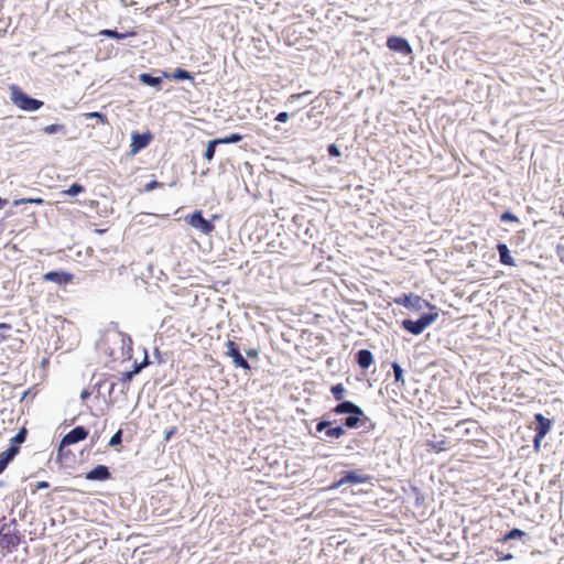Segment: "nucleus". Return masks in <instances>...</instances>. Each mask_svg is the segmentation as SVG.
I'll return each instance as SVG.
<instances>
[{
	"instance_id": "obj_2",
	"label": "nucleus",
	"mask_w": 564,
	"mask_h": 564,
	"mask_svg": "<svg viewBox=\"0 0 564 564\" xmlns=\"http://www.w3.org/2000/svg\"><path fill=\"white\" fill-rule=\"evenodd\" d=\"M23 535L18 530V522L11 519L9 522L0 527V547L6 550V553L14 552L22 541Z\"/></svg>"
},
{
	"instance_id": "obj_44",
	"label": "nucleus",
	"mask_w": 564,
	"mask_h": 564,
	"mask_svg": "<svg viewBox=\"0 0 564 564\" xmlns=\"http://www.w3.org/2000/svg\"><path fill=\"white\" fill-rule=\"evenodd\" d=\"M544 437H545V436H542V435H540V436H539L538 434H535V433H534V437H533V447H534V449H535V451H539V449H540V447H541V443H542V441H543V438H544Z\"/></svg>"
},
{
	"instance_id": "obj_12",
	"label": "nucleus",
	"mask_w": 564,
	"mask_h": 564,
	"mask_svg": "<svg viewBox=\"0 0 564 564\" xmlns=\"http://www.w3.org/2000/svg\"><path fill=\"white\" fill-rule=\"evenodd\" d=\"M371 480V476L361 474L359 470H344L341 471V481L346 485L366 484Z\"/></svg>"
},
{
	"instance_id": "obj_14",
	"label": "nucleus",
	"mask_w": 564,
	"mask_h": 564,
	"mask_svg": "<svg viewBox=\"0 0 564 564\" xmlns=\"http://www.w3.org/2000/svg\"><path fill=\"white\" fill-rule=\"evenodd\" d=\"M534 433L539 436H546L552 429V421L545 417L542 413L534 414Z\"/></svg>"
},
{
	"instance_id": "obj_51",
	"label": "nucleus",
	"mask_w": 564,
	"mask_h": 564,
	"mask_svg": "<svg viewBox=\"0 0 564 564\" xmlns=\"http://www.w3.org/2000/svg\"><path fill=\"white\" fill-rule=\"evenodd\" d=\"M48 487L50 482L46 480H42L36 484V489H47Z\"/></svg>"
},
{
	"instance_id": "obj_46",
	"label": "nucleus",
	"mask_w": 564,
	"mask_h": 564,
	"mask_svg": "<svg viewBox=\"0 0 564 564\" xmlns=\"http://www.w3.org/2000/svg\"><path fill=\"white\" fill-rule=\"evenodd\" d=\"M121 336H122V339H121L122 345L123 346H128L129 348H131V346H132L131 337L129 335H127V334H121Z\"/></svg>"
},
{
	"instance_id": "obj_27",
	"label": "nucleus",
	"mask_w": 564,
	"mask_h": 564,
	"mask_svg": "<svg viewBox=\"0 0 564 564\" xmlns=\"http://www.w3.org/2000/svg\"><path fill=\"white\" fill-rule=\"evenodd\" d=\"M116 384H117V382H115V381L104 380V381H99L98 383H96L95 387H97V391L99 394H101L102 390L107 387V393H108L109 398L111 399V395L115 391Z\"/></svg>"
},
{
	"instance_id": "obj_26",
	"label": "nucleus",
	"mask_w": 564,
	"mask_h": 564,
	"mask_svg": "<svg viewBox=\"0 0 564 564\" xmlns=\"http://www.w3.org/2000/svg\"><path fill=\"white\" fill-rule=\"evenodd\" d=\"M330 392H332L334 399L336 401H338V403L343 402V401H346L344 398H345V395L347 393V390H346V388L344 387L343 383L333 384L330 387Z\"/></svg>"
},
{
	"instance_id": "obj_56",
	"label": "nucleus",
	"mask_w": 564,
	"mask_h": 564,
	"mask_svg": "<svg viewBox=\"0 0 564 564\" xmlns=\"http://www.w3.org/2000/svg\"><path fill=\"white\" fill-rule=\"evenodd\" d=\"M65 457H66V453H65V451L63 449V452H62V458H58V459H59V460H62V459H64Z\"/></svg>"
},
{
	"instance_id": "obj_28",
	"label": "nucleus",
	"mask_w": 564,
	"mask_h": 564,
	"mask_svg": "<svg viewBox=\"0 0 564 564\" xmlns=\"http://www.w3.org/2000/svg\"><path fill=\"white\" fill-rule=\"evenodd\" d=\"M218 145H219V141H217L216 139L209 140L207 142V145H206V149H205V152H204V158L207 161H212L214 159L215 153H216V149H217Z\"/></svg>"
},
{
	"instance_id": "obj_18",
	"label": "nucleus",
	"mask_w": 564,
	"mask_h": 564,
	"mask_svg": "<svg viewBox=\"0 0 564 564\" xmlns=\"http://www.w3.org/2000/svg\"><path fill=\"white\" fill-rule=\"evenodd\" d=\"M401 325L404 330L415 336L422 334L425 330L419 319L405 318L402 321Z\"/></svg>"
},
{
	"instance_id": "obj_5",
	"label": "nucleus",
	"mask_w": 564,
	"mask_h": 564,
	"mask_svg": "<svg viewBox=\"0 0 564 564\" xmlns=\"http://www.w3.org/2000/svg\"><path fill=\"white\" fill-rule=\"evenodd\" d=\"M394 303L408 310H413L415 312H421L425 308L435 310V306H433L429 301L413 293L402 294L395 297Z\"/></svg>"
},
{
	"instance_id": "obj_17",
	"label": "nucleus",
	"mask_w": 564,
	"mask_h": 564,
	"mask_svg": "<svg viewBox=\"0 0 564 564\" xmlns=\"http://www.w3.org/2000/svg\"><path fill=\"white\" fill-rule=\"evenodd\" d=\"M496 250L499 254V261L501 264L509 265V267L516 265L514 259L510 254L509 247L506 243H503V242L497 243Z\"/></svg>"
},
{
	"instance_id": "obj_33",
	"label": "nucleus",
	"mask_w": 564,
	"mask_h": 564,
	"mask_svg": "<svg viewBox=\"0 0 564 564\" xmlns=\"http://www.w3.org/2000/svg\"><path fill=\"white\" fill-rule=\"evenodd\" d=\"M45 200L41 197H25L13 200V206H19L23 204H33V205H43Z\"/></svg>"
},
{
	"instance_id": "obj_16",
	"label": "nucleus",
	"mask_w": 564,
	"mask_h": 564,
	"mask_svg": "<svg viewBox=\"0 0 564 564\" xmlns=\"http://www.w3.org/2000/svg\"><path fill=\"white\" fill-rule=\"evenodd\" d=\"M357 365L366 370L373 364V355L369 349H360L355 355Z\"/></svg>"
},
{
	"instance_id": "obj_13",
	"label": "nucleus",
	"mask_w": 564,
	"mask_h": 564,
	"mask_svg": "<svg viewBox=\"0 0 564 564\" xmlns=\"http://www.w3.org/2000/svg\"><path fill=\"white\" fill-rule=\"evenodd\" d=\"M85 478L89 481H106L111 478V473L108 466L97 465L85 474Z\"/></svg>"
},
{
	"instance_id": "obj_45",
	"label": "nucleus",
	"mask_w": 564,
	"mask_h": 564,
	"mask_svg": "<svg viewBox=\"0 0 564 564\" xmlns=\"http://www.w3.org/2000/svg\"><path fill=\"white\" fill-rule=\"evenodd\" d=\"M246 356L250 359L252 358H258L259 356V350L258 349H254V348H249L246 350Z\"/></svg>"
},
{
	"instance_id": "obj_52",
	"label": "nucleus",
	"mask_w": 564,
	"mask_h": 564,
	"mask_svg": "<svg viewBox=\"0 0 564 564\" xmlns=\"http://www.w3.org/2000/svg\"><path fill=\"white\" fill-rule=\"evenodd\" d=\"M149 365H150V360H149L148 352H147V350H145V351H144V358H143V360L140 362V366H141V367H143V368H145V367H147V366H149Z\"/></svg>"
},
{
	"instance_id": "obj_40",
	"label": "nucleus",
	"mask_w": 564,
	"mask_h": 564,
	"mask_svg": "<svg viewBox=\"0 0 564 564\" xmlns=\"http://www.w3.org/2000/svg\"><path fill=\"white\" fill-rule=\"evenodd\" d=\"M327 154L330 156V158H338L341 155V152H340V149L338 148L337 144L335 143H330L328 147H327Z\"/></svg>"
},
{
	"instance_id": "obj_36",
	"label": "nucleus",
	"mask_w": 564,
	"mask_h": 564,
	"mask_svg": "<svg viewBox=\"0 0 564 564\" xmlns=\"http://www.w3.org/2000/svg\"><path fill=\"white\" fill-rule=\"evenodd\" d=\"M12 325L8 323H0V344L10 337Z\"/></svg>"
},
{
	"instance_id": "obj_30",
	"label": "nucleus",
	"mask_w": 564,
	"mask_h": 564,
	"mask_svg": "<svg viewBox=\"0 0 564 564\" xmlns=\"http://www.w3.org/2000/svg\"><path fill=\"white\" fill-rule=\"evenodd\" d=\"M525 533L524 531L518 529V528H513L511 530H509L502 538H501V542H508L510 540H516V539H521L522 536H524Z\"/></svg>"
},
{
	"instance_id": "obj_38",
	"label": "nucleus",
	"mask_w": 564,
	"mask_h": 564,
	"mask_svg": "<svg viewBox=\"0 0 564 564\" xmlns=\"http://www.w3.org/2000/svg\"><path fill=\"white\" fill-rule=\"evenodd\" d=\"M501 223H520L518 216H516L511 210H505L500 215Z\"/></svg>"
},
{
	"instance_id": "obj_50",
	"label": "nucleus",
	"mask_w": 564,
	"mask_h": 564,
	"mask_svg": "<svg viewBox=\"0 0 564 564\" xmlns=\"http://www.w3.org/2000/svg\"><path fill=\"white\" fill-rule=\"evenodd\" d=\"M143 369V367L140 366V362H134L133 365V368L131 371L132 375H138L139 372H141V370Z\"/></svg>"
},
{
	"instance_id": "obj_6",
	"label": "nucleus",
	"mask_w": 564,
	"mask_h": 564,
	"mask_svg": "<svg viewBox=\"0 0 564 564\" xmlns=\"http://www.w3.org/2000/svg\"><path fill=\"white\" fill-rule=\"evenodd\" d=\"M316 432L324 433L325 438H340L345 435L346 430L343 424L333 425V421L328 419L327 415H324L316 422Z\"/></svg>"
},
{
	"instance_id": "obj_49",
	"label": "nucleus",
	"mask_w": 564,
	"mask_h": 564,
	"mask_svg": "<svg viewBox=\"0 0 564 564\" xmlns=\"http://www.w3.org/2000/svg\"><path fill=\"white\" fill-rule=\"evenodd\" d=\"M344 485H346V484L344 481H341V477H340L338 480H335L330 485V489H338V488L343 487Z\"/></svg>"
},
{
	"instance_id": "obj_47",
	"label": "nucleus",
	"mask_w": 564,
	"mask_h": 564,
	"mask_svg": "<svg viewBox=\"0 0 564 564\" xmlns=\"http://www.w3.org/2000/svg\"><path fill=\"white\" fill-rule=\"evenodd\" d=\"M176 432V427H170L164 432V440L169 441Z\"/></svg>"
},
{
	"instance_id": "obj_55",
	"label": "nucleus",
	"mask_w": 564,
	"mask_h": 564,
	"mask_svg": "<svg viewBox=\"0 0 564 564\" xmlns=\"http://www.w3.org/2000/svg\"><path fill=\"white\" fill-rule=\"evenodd\" d=\"M8 204V199L0 196V209H2Z\"/></svg>"
},
{
	"instance_id": "obj_35",
	"label": "nucleus",
	"mask_w": 564,
	"mask_h": 564,
	"mask_svg": "<svg viewBox=\"0 0 564 564\" xmlns=\"http://www.w3.org/2000/svg\"><path fill=\"white\" fill-rule=\"evenodd\" d=\"M311 95H312L311 90H306L301 94H293L288 98L285 105L289 106V105L299 104V101L303 100L305 97L311 96Z\"/></svg>"
},
{
	"instance_id": "obj_9",
	"label": "nucleus",
	"mask_w": 564,
	"mask_h": 564,
	"mask_svg": "<svg viewBox=\"0 0 564 564\" xmlns=\"http://www.w3.org/2000/svg\"><path fill=\"white\" fill-rule=\"evenodd\" d=\"M386 45L390 51L400 53L403 56H409L413 52L410 42L405 37L399 35H390L387 39Z\"/></svg>"
},
{
	"instance_id": "obj_22",
	"label": "nucleus",
	"mask_w": 564,
	"mask_h": 564,
	"mask_svg": "<svg viewBox=\"0 0 564 564\" xmlns=\"http://www.w3.org/2000/svg\"><path fill=\"white\" fill-rule=\"evenodd\" d=\"M438 317L437 308L432 310L427 313H422L417 318L422 326L426 329L431 324H433Z\"/></svg>"
},
{
	"instance_id": "obj_21",
	"label": "nucleus",
	"mask_w": 564,
	"mask_h": 564,
	"mask_svg": "<svg viewBox=\"0 0 564 564\" xmlns=\"http://www.w3.org/2000/svg\"><path fill=\"white\" fill-rule=\"evenodd\" d=\"M100 34L104 36L110 37V39L121 41L127 37L134 36L137 33L134 31H127V32L122 33V32H118L117 30L105 29L100 32Z\"/></svg>"
},
{
	"instance_id": "obj_3",
	"label": "nucleus",
	"mask_w": 564,
	"mask_h": 564,
	"mask_svg": "<svg viewBox=\"0 0 564 564\" xmlns=\"http://www.w3.org/2000/svg\"><path fill=\"white\" fill-rule=\"evenodd\" d=\"M10 100L20 110L34 112L41 109L44 102L26 94L21 87L15 84L9 86Z\"/></svg>"
},
{
	"instance_id": "obj_29",
	"label": "nucleus",
	"mask_w": 564,
	"mask_h": 564,
	"mask_svg": "<svg viewBox=\"0 0 564 564\" xmlns=\"http://www.w3.org/2000/svg\"><path fill=\"white\" fill-rule=\"evenodd\" d=\"M83 117L86 120L96 119L101 124H109L107 116L99 111L86 112V113H83Z\"/></svg>"
},
{
	"instance_id": "obj_48",
	"label": "nucleus",
	"mask_w": 564,
	"mask_h": 564,
	"mask_svg": "<svg viewBox=\"0 0 564 564\" xmlns=\"http://www.w3.org/2000/svg\"><path fill=\"white\" fill-rule=\"evenodd\" d=\"M412 490L416 495V505H420L424 500L423 495L421 494V491L416 487H412Z\"/></svg>"
},
{
	"instance_id": "obj_19",
	"label": "nucleus",
	"mask_w": 564,
	"mask_h": 564,
	"mask_svg": "<svg viewBox=\"0 0 564 564\" xmlns=\"http://www.w3.org/2000/svg\"><path fill=\"white\" fill-rule=\"evenodd\" d=\"M18 455L14 447H8L4 452L0 454V474H2L8 465L13 460V458Z\"/></svg>"
},
{
	"instance_id": "obj_15",
	"label": "nucleus",
	"mask_w": 564,
	"mask_h": 564,
	"mask_svg": "<svg viewBox=\"0 0 564 564\" xmlns=\"http://www.w3.org/2000/svg\"><path fill=\"white\" fill-rule=\"evenodd\" d=\"M164 78L165 77H163V74L161 76H154L151 73H141L139 75V82L142 85L153 87L158 90L162 89V84H163Z\"/></svg>"
},
{
	"instance_id": "obj_25",
	"label": "nucleus",
	"mask_w": 564,
	"mask_h": 564,
	"mask_svg": "<svg viewBox=\"0 0 564 564\" xmlns=\"http://www.w3.org/2000/svg\"><path fill=\"white\" fill-rule=\"evenodd\" d=\"M42 131L45 133V134H48V135H52V134H57V133H61L63 135H66L67 133V129L64 124H61V123H52V124H48L46 127H44L42 129Z\"/></svg>"
},
{
	"instance_id": "obj_31",
	"label": "nucleus",
	"mask_w": 564,
	"mask_h": 564,
	"mask_svg": "<svg viewBox=\"0 0 564 564\" xmlns=\"http://www.w3.org/2000/svg\"><path fill=\"white\" fill-rule=\"evenodd\" d=\"M243 139V135L240 133H230L229 135H226L224 138H216L217 141H219V144H231V143H238Z\"/></svg>"
},
{
	"instance_id": "obj_43",
	"label": "nucleus",
	"mask_w": 564,
	"mask_h": 564,
	"mask_svg": "<svg viewBox=\"0 0 564 564\" xmlns=\"http://www.w3.org/2000/svg\"><path fill=\"white\" fill-rule=\"evenodd\" d=\"M289 118H290L289 112H286V111H281V112H279V113L275 116L274 120H275V121H278V122L284 123V122H286V121L289 120Z\"/></svg>"
},
{
	"instance_id": "obj_32",
	"label": "nucleus",
	"mask_w": 564,
	"mask_h": 564,
	"mask_svg": "<svg viewBox=\"0 0 564 564\" xmlns=\"http://www.w3.org/2000/svg\"><path fill=\"white\" fill-rule=\"evenodd\" d=\"M85 192V187L79 183H73L67 189L62 192V195L75 197Z\"/></svg>"
},
{
	"instance_id": "obj_1",
	"label": "nucleus",
	"mask_w": 564,
	"mask_h": 564,
	"mask_svg": "<svg viewBox=\"0 0 564 564\" xmlns=\"http://www.w3.org/2000/svg\"><path fill=\"white\" fill-rule=\"evenodd\" d=\"M335 415H346L343 420L345 429L373 427L371 420L365 414V411L352 401H343L337 403L330 411Z\"/></svg>"
},
{
	"instance_id": "obj_10",
	"label": "nucleus",
	"mask_w": 564,
	"mask_h": 564,
	"mask_svg": "<svg viewBox=\"0 0 564 564\" xmlns=\"http://www.w3.org/2000/svg\"><path fill=\"white\" fill-rule=\"evenodd\" d=\"M43 281L53 282L59 286H65L74 279V274L65 270H52L43 274Z\"/></svg>"
},
{
	"instance_id": "obj_20",
	"label": "nucleus",
	"mask_w": 564,
	"mask_h": 564,
	"mask_svg": "<svg viewBox=\"0 0 564 564\" xmlns=\"http://www.w3.org/2000/svg\"><path fill=\"white\" fill-rule=\"evenodd\" d=\"M163 77L176 80H194L193 75L185 68H176L173 73L163 72Z\"/></svg>"
},
{
	"instance_id": "obj_54",
	"label": "nucleus",
	"mask_w": 564,
	"mask_h": 564,
	"mask_svg": "<svg viewBox=\"0 0 564 564\" xmlns=\"http://www.w3.org/2000/svg\"><path fill=\"white\" fill-rule=\"evenodd\" d=\"M154 356L155 358L158 359L159 362H162V357H161V352L158 348H155L154 350Z\"/></svg>"
},
{
	"instance_id": "obj_24",
	"label": "nucleus",
	"mask_w": 564,
	"mask_h": 564,
	"mask_svg": "<svg viewBox=\"0 0 564 564\" xmlns=\"http://www.w3.org/2000/svg\"><path fill=\"white\" fill-rule=\"evenodd\" d=\"M391 368L393 371L394 383H397L399 386V388L403 387L405 381H404L403 369H402L401 365L397 361H393L391 364Z\"/></svg>"
},
{
	"instance_id": "obj_34",
	"label": "nucleus",
	"mask_w": 564,
	"mask_h": 564,
	"mask_svg": "<svg viewBox=\"0 0 564 564\" xmlns=\"http://www.w3.org/2000/svg\"><path fill=\"white\" fill-rule=\"evenodd\" d=\"M446 444H447V442L445 440H442V441H427L426 446L429 447V449H431V451H433L435 453H441V452L446 451Z\"/></svg>"
},
{
	"instance_id": "obj_11",
	"label": "nucleus",
	"mask_w": 564,
	"mask_h": 564,
	"mask_svg": "<svg viewBox=\"0 0 564 564\" xmlns=\"http://www.w3.org/2000/svg\"><path fill=\"white\" fill-rule=\"evenodd\" d=\"M153 134L150 131L147 132H133L131 135V153L135 154L141 150L145 149L152 141Z\"/></svg>"
},
{
	"instance_id": "obj_4",
	"label": "nucleus",
	"mask_w": 564,
	"mask_h": 564,
	"mask_svg": "<svg viewBox=\"0 0 564 564\" xmlns=\"http://www.w3.org/2000/svg\"><path fill=\"white\" fill-rule=\"evenodd\" d=\"M218 216L214 215L212 219H206L203 215V210L196 209L191 215L186 216L185 220L189 226L199 230L202 234L208 235L215 229L214 220Z\"/></svg>"
},
{
	"instance_id": "obj_53",
	"label": "nucleus",
	"mask_w": 564,
	"mask_h": 564,
	"mask_svg": "<svg viewBox=\"0 0 564 564\" xmlns=\"http://www.w3.org/2000/svg\"><path fill=\"white\" fill-rule=\"evenodd\" d=\"M90 397V392L88 390H83L82 393H80V399L83 401H86L88 398Z\"/></svg>"
},
{
	"instance_id": "obj_37",
	"label": "nucleus",
	"mask_w": 564,
	"mask_h": 564,
	"mask_svg": "<svg viewBox=\"0 0 564 564\" xmlns=\"http://www.w3.org/2000/svg\"><path fill=\"white\" fill-rule=\"evenodd\" d=\"M134 375L131 373V371H126L121 375V378H120V381L122 382V389H121V393L124 394L127 389H128V384L132 381Z\"/></svg>"
},
{
	"instance_id": "obj_23",
	"label": "nucleus",
	"mask_w": 564,
	"mask_h": 564,
	"mask_svg": "<svg viewBox=\"0 0 564 564\" xmlns=\"http://www.w3.org/2000/svg\"><path fill=\"white\" fill-rule=\"evenodd\" d=\"M28 431L22 427L11 440L9 447H14L17 453L20 451V445L23 444L26 440Z\"/></svg>"
},
{
	"instance_id": "obj_42",
	"label": "nucleus",
	"mask_w": 564,
	"mask_h": 564,
	"mask_svg": "<svg viewBox=\"0 0 564 564\" xmlns=\"http://www.w3.org/2000/svg\"><path fill=\"white\" fill-rule=\"evenodd\" d=\"M496 554L498 556V561H510L513 558V554L512 553H503L499 550H496Z\"/></svg>"
},
{
	"instance_id": "obj_7",
	"label": "nucleus",
	"mask_w": 564,
	"mask_h": 564,
	"mask_svg": "<svg viewBox=\"0 0 564 564\" xmlns=\"http://www.w3.org/2000/svg\"><path fill=\"white\" fill-rule=\"evenodd\" d=\"M89 431L83 425H77L74 429H72L62 437L57 448V457L62 458L63 448L86 440Z\"/></svg>"
},
{
	"instance_id": "obj_39",
	"label": "nucleus",
	"mask_w": 564,
	"mask_h": 564,
	"mask_svg": "<svg viewBox=\"0 0 564 564\" xmlns=\"http://www.w3.org/2000/svg\"><path fill=\"white\" fill-rule=\"evenodd\" d=\"M122 437H123V432L122 430H118L109 440V443L108 445L111 446V447H115V446H118V445H121L122 443Z\"/></svg>"
},
{
	"instance_id": "obj_41",
	"label": "nucleus",
	"mask_w": 564,
	"mask_h": 564,
	"mask_svg": "<svg viewBox=\"0 0 564 564\" xmlns=\"http://www.w3.org/2000/svg\"><path fill=\"white\" fill-rule=\"evenodd\" d=\"M162 186H163V183H161V182H159L156 180H152V181H150L149 183L145 184L144 191L145 192H152V191H154L156 188H160Z\"/></svg>"
},
{
	"instance_id": "obj_8",
	"label": "nucleus",
	"mask_w": 564,
	"mask_h": 564,
	"mask_svg": "<svg viewBox=\"0 0 564 564\" xmlns=\"http://www.w3.org/2000/svg\"><path fill=\"white\" fill-rule=\"evenodd\" d=\"M227 352L226 355L231 358V361L236 368H241L243 370H250V364L241 354L240 348L237 343L234 340H228L226 343Z\"/></svg>"
}]
</instances>
